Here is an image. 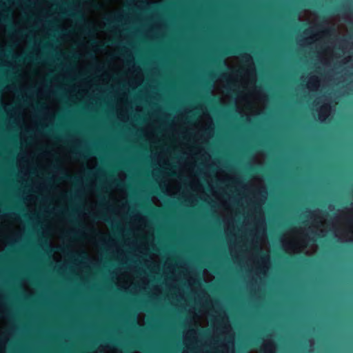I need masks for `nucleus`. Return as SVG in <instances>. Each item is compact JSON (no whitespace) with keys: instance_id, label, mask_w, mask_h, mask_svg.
<instances>
[{"instance_id":"1","label":"nucleus","mask_w":353,"mask_h":353,"mask_svg":"<svg viewBox=\"0 0 353 353\" xmlns=\"http://www.w3.org/2000/svg\"><path fill=\"white\" fill-rule=\"evenodd\" d=\"M241 48L239 47H235V48H227L224 50L225 54H241Z\"/></svg>"},{"instance_id":"13","label":"nucleus","mask_w":353,"mask_h":353,"mask_svg":"<svg viewBox=\"0 0 353 353\" xmlns=\"http://www.w3.org/2000/svg\"><path fill=\"white\" fill-rule=\"evenodd\" d=\"M44 129H45L46 131H50V130L48 129V126H46V127L44 128Z\"/></svg>"},{"instance_id":"11","label":"nucleus","mask_w":353,"mask_h":353,"mask_svg":"<svg viewBox=\"0 0 353 353\" xmlns=\"http://www.w3.org/2000/svg\"><path fill=\"white\" fill-rule=\"evenodd\" d=\"M22 216H23V218H25V219H28V218H29V216H28V214H26V213H23V214H22Z\"/></svg>"},{"instance_id":"16","label":"nucleus","mask_w":353,"mask_h":353,"mask_svg":"<svg viewBox=\"0 0 353 353\" xmlns=\"http://www.w3.org/2000/svg\"><path fill=\"white\" fill-rule=\"evenodd\" d=\"M256 250H257L258 252H259L260 253H261V250H259L258 248H256Z\"/></svg>"},{"instance_id":"4","label":"nucleus","mask_w":353,"mask_h":353,"mask_svg":"<svg viewBox=\"0 0 353 353\" xmlns=\"http://www.w3.org/2000/svg\"><path fill=\"white\" fill-rule=\"evenodd\" d=\"M99 219H101V220L105 221L106 223H110V219H106V217H105V214H101V216H100L99 217Z\"/></svg>"},{"instance_id":"20","label":"nucleus","mask_w":353,"mask_h":353,"mask_svg":"<svg viewBox=\"0 0 353 353\" xmlns=\"http://www.w3.org/2000/svg\"><path fill=\"white\" fill-rule=\"evenodd\" d=\"M136 347H137V348H139V349H141V347H139V346H138V345H137V346H136Z\"/></svg>"},{"instance_id":"12","label":"nucleus","mask_w":353,"mask_h":353,"mask_svg":"<svg viewBox=\"0 0 353 353\" xmlns=\"http://www.w3.org/2000/svg\"><path fill=\"white\" fill-rule=\"evenodd\" d=\"M243 57H245V59H249L250 57L248 54L243 55Z\"/></svg>"},{"instance_id":"3","label":"nucleus","mask_w":353,"mask_h":353,"mask_svg":"<svg viewBox=\"0 0 353 353\" xmlns=\"http://www.w3.org/2000/svg\"><path fill=\"white\" fill-rule=\"evenodd\" d=\"M63 178L65 180L72 181L73 183H79V179L76 176H72V175L65 174Z\"/></svg>"},{"instance_id":"18","label":"nucleus","mask_w":353,"mask_h":353,"mask_svg":"<svg viewBox=\"0 0 353 353\" xmlns=\"http://www.w3.org/2000/svg\"><path fill=\"white\" fill-rule=\"evenodd\" d=\"M4 21H10V19H4Z\"/></svg>"},{"instance_id":"9","label":"nucleus","mask_w":353,"mask_h":353,"mask_svg":"<svg viewBox=\"0 0 353 353\" xmlns=\"http://www.w3.org/2000/svg\"><path fill=\"white\" fill-rule=\"evenodd\" d=\"M118 187H122L123 185V184L122 183H121L120 181H115L114 183Z\"/></svg>"},{"instance_id":"5","label":"nucleus","mask_w":353,"mask_h":353,"mask_svg":"<svg viewBox=\"0 0 353 353\" xmlns=\"http://www.w3.org/2000/svg\"><path fill=\"white\" fill-rule=\"evenodd\" d=\"M214 63H218L219 65H223V66L225 65V62L224 61H222L220 59H215Z\"/></svg>"},{"instance_id":"7","label":"nucleus","mask_w":353,"mask_h":353,"mask_svg":"<svg viewBox=\"0 0 353 353\" xmlns=\"http://www.w3.org/2000/svg\"><path fill=\"white\" fill-rule=\"evenodd\" d=\"M331 32H334V29L332 28H327L323 31V32L326 34H330Z\"/></svg>"},{"instance_id":"14","label":"nucleus","mask_w":353,"mask_h":353,"mask_svg":"<svg viewBox=\"0 0 353 353\" xmlns=\"http://www.w3.org/2000/svg\"><path fill=\"white\" fill-rule=\"evenodd\" d=\"M343 9H345V7L339 8L338 10H339V11H341Z\"/></svg>"},{"instance_id":"8","label":"nucleus","mask_w":353,"mask_h":353,"mask_svg":"<svg viewBox=\"0 0 353 353\" xmlns=\"http://www.w3.org/2000/svg\"><path fill=\"white\" fill-rule=\"evenodd\" d=\"M107 23L105 24V26L106 27L107 29L110 28L112 23H113L112 21H110L109 19H107Z\"/></svg>"},{"instance_id":"2","label":"nucleus","mask_w":353,"mask_h":353,"mask_svg":"<svg viewBox=\"0 0 353 353\" xmlns=\"http://www.w3.org/2000/svg\"><path fill=\"white\" fill-rule=\"evenodd\" d=\"M72 153L73 154H74L76 157L78 156L81 158H86L88 157V155H86V154H90V152L88 150H85L84 152H81L77 150V149H73L72 150Z\"/></svg>"},{"instance_id":"17","label":"nucleus","mask_w":353,"mask_h":353,"mask_svg":"<svg viewBox=\"0 0 353 353\" xmlns=\"http://www.w3.org/2000/svg\"><path fill=\"white\" fill-rule=\"evenodd\" d=\"M203 334H207V331H203Z\"/></svg>"},{"instance_id":"6","label":"nucleus","mask_w":353,"mask_h":353,"mask_svg":"<svg viewBox=\"0 0 353 353\" xmlns=\"http://www.w3.org/2000/svg\"><path fill=\"white\" fill-rule=\"evenodd\" d=\"M68 14H69V15H70V16H72V17H77V18H79V20H81V21H83V18L82 17V16H81V15H77V14H74V13H72V12H70V13H68Z\"/></svg>"},{"instance_id":"15","label":"nucleus","mask_w":353,"mask_h":353,"mask_svg":"<svg viewBox=\"0 0 353 353\" xmlns=\"http://www.w3.org/2000/svg\"><path fill=\"white\" fill-rule=\"evenodd\" d=\"M27 59H28V60H31V59H32V57H27Z\"/></svg>"},{"instance_id":"10","label":"nucleus","mask_w":353,"mask_h":353,"mask_svg":"<svg viewBox=\"0 0 353 353\" xmlns=\"http://www.w3.org/2000/svg\"><path fill=\"white\" fill-rule=\"evenodd\" d=\"M84 30L85 32H87L88 33H90L91 32V30L90 29L89 26H87V25H85L84 26Z\"/></svg>"},{"instance_id":"19","label":"nucleus","mask_w":353,"mask_h":353,"mask_svg":"<svg viewBox=\"0 0 353 353\" xmlns=\"http://www.w3.org/2000/svg\"><path fill=\"white\" fill-rule=\"evenodd\" d=\"M19 210H20V211H23V209H21V208H19Z\"/></svg>"}]
</instances>
